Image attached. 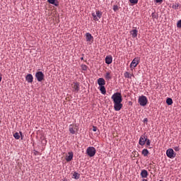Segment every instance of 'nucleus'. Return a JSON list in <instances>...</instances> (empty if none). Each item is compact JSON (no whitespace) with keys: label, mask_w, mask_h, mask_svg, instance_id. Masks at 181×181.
I'll use <instances>...</instances> for the list:
<instances>
[{"label":"nucleus","mask_w":181,"mask_h":181,"mask_svg":"<svg viewBox=\"0 0 181 181\" xmlns=\"http://www.w3.org/2000/svg\"><path fill=\"white\" fill-rule=\"evenodd\" d=\"M111 99L113 101L115 111H121V108H122V95L121 93H115Z\"/></svg>","instance_id":"obj_1"},{"label":"nucleus","mask_w":181,"mask_h":181,"mask_svg":"<svg viewBox=\"0 0 181 181\" xmlns=\"http://www.w3.org/2000/svg\"><path fill=\"white\" fill-rule=\"evenodd\" d=\"M93 21L95 22L100 21L103 18V13L100 10H96L95 12L91 13Z\"/></svg>","instance_id":"obj_2"},{"label":"nucleus","mask_w":181,"mask_h":181,"mask_svg":"<svg viewBox=\"0 0 181 181\" xmlns=\"http://www.w3.org/2000/svg\"><path fill=\"white\" fill-rule=\"evenodd\" d=\"M139 103L141 107H145L148 104V98L145 95H141L139 98Z\"/></svg>","instance_id":"obj_3"},{"label":"nucleus","mask_w":181,"mask_h":181,"mask_svg":"<svg viewBox=\"0 0 181 181\" xmlns=\"http://www.w3.org/2000/svg\"><path fill=\"white\" fill-rule=\"evenodd\" d=\"M96 152H97V151L95 150V148L92 147V146L88 147L86 149V153H87L88 156H90V158H93V156H95Z\"/></svg>","instance_id":"obj_4"},{"label":"nucleus","mask_w":181,"mask_h":181,"mask_svg":"<svg viewBox=\"0 0 181 181\" xmlns=\"http://www.w3.org/2000/svg\"><path fill=\"white\" fill-rule=\"evenodd\" d=\"M166 155L168 158H170V159H173V158H176V153L173 148H168L166 151Z\"/></svg>","instance_id":"obj_5"},{"label":"nucleus","mask_w":181,"mask_h":181,"mask_svg":"<svg viewBox=\"0 0 181 181\" xmlns=\"http://www.w3.org/2000/svg\"><path fill=\"white\" fill-rule=\"evenodd\" d=\"M35 78H37V81L42 82L45 80V74L42 71H37L35 74Z\"/></svg>","instance_id":"obj_6"},{"label":"nucleus","mask_w":181,"mask_h":181,"mask_svg":"<svg viewBox=\"0 0 181 181\" xmlns=\"http://www.w3.org/2000/svg\"><path fill=\"white\" fill-rule=\"evenodd\" d=\"M71 87H72V91H74V93H78V91H80V83L78 82H74L71 84Z\"/></svg>","instance_id":"obj_7"},{"label":"nucleus","mask_w":181,"mask_h":181,"mask_svg":"<svg viewBox=\"0 0 181 181\" xmlns=\"http://www.w3.org/2000/svg\"><path fill=\"white\" fill-rule=\"evenodd\" d=\"M139 64V58L136 57L132 60V63L130 64V68L135 69V67H136V66H138Z\"/></svg>","instance_id":"obj_8"},{"label":"nucleus","mask_w":181,"mask_h":181,"mask_svg":"<svg viewBox=\"0 0 181 181\" xmlns=\"http://www.w3.org/2000/svg\"><path fill=\"white\" fill-rule=\"evenodd\" d=\"M77 126L76 124H70L69 125V132L74 135V134H77Z\"/></svg>","instance_id":"obj_9"},{"label":"nucleus","mask_w":181,"mask_h":181,"mask_svg":"<svg viewBox=\"0 0 181 181\" xmlns=\"http://www.w3.org/2000/svg\"><path fill=\"white\" fill-rule=\"evenodd\" d=\"M86 42H90V43H93L94 42V37L90 34V33H87L86 34Z\"/></svg>","instance_id":"obj_10"},{"label":"nucleus","mask_w":181,"mask_h":181,"mask_svg":"<svg viewBox=\"0 0 181 181\" xmlns=\"http://www.w3.org/2000/svg\"><path fill=\"white\" fill-rule=\"evenodd\" d=\"M146 139L147 137L146 136H141L139 141V145H141V146H144V145H145L146 142Z\"/></svg>","instance_id":"obj_11"},{"label":"nucleus","mask_w":181,"mask_h":181,"mask_svg":"<svg viewBox=\"0 0 181 181\" xmlns=\"http://www.w3.org/2000/svg\"><path fill=\"white\" fill-rule=\"evenodd\" d=\"M68 155L69 156H66V158H65L66 162H70V161L73 160V156H74L73 152H69Z\"/></svg>","instance_id":"obj_12"},{"label":"nucleus","mask_w":181,"mask_h":181,"mask_svg":"<svg viewBox=\"0 0 181 181\" xmlns=\"http://www.w3.org/2000/svg\"><path fill=\"white\" fill-rule=\"evenodd\" d=\"M25 80L28 81V83H33V76L30 74H28L25 76Z\"/></svg>","instance_id":"obj_13"},{"label":"nucleus","mask_w":181,"mask_h":181,"mask_svg":"<svg viewBox=\"0 0 181 181\" xmlns=\"http://www.w3.org/2000/svg\"><path fill=\"white\" fill-rule=\"evenodd\" d=\"M98 84L99 87L105 86V80L103 78H99L98 79Z\"/></svg>","instance_id":"obj_14"},{"label":"nucleus","mask_w":181,"mask_h":181,"mask_svg":"<svg viewBox=\"0 0 181 181\" xmlns=\"http://www.w3.org/2000/svg\"><path fill=\"white\" fill-rule=\"evenodd\" d=\"M105 63L106 64H111L112 63V56L108 55L105 58Z\"/></svg>","instance_id":"obj_15"},{"label":"nucleus","mask_w":181,"mask_h":181,"mask_svg":"<svg viewBox=\"0 0 181 181\" xmlns=\"http://www.w3.org/2000/svg\"><path fill=\"white\" fill-rule=\"evenodd\" d=\"M105 78L107 81H110V80H111V78H112V76L111 75V71L106 72V74H105Z\"/></svg>","instance_id":"obj_16"},{"label":"nucleus","mask_w":181,"mask_h":181,"mask_svg":"<svg viewBox=\"0 0 181 181\" xmlns=\"http://www.w3.org/2000/svg\"><path fill=\"white\" fill-rule=\"evenodd\" d=\"M99 90L101 94H103V95H105V94H107V90L105 89V86H99Z\"/></svg>","instance_id":"obj_17"},{"label":"nucleus","mask_w":181,"mask_h":181,"mask_svg":"<svg viewBox=\"0 0 181 181\" xmlns=\"http://www.w3.org/2000/svg\"><path fill=\"white\" fill-rule=\"evenodd\" d=\"M47 2L52 5H54V6H59V1L57 0H47Z\"/></svg>","instance_id":"obj_18"},{"label":"nucleus","mask_w":181,"mask_h":181,"mask_svg":"<svg viewBox=\"0 0 181 181\" xmlns=\"http://www.w3.org/2000/svg\"><path fill=\"white\" fill-rule=\"evenodd\" d=\"M130 35H132V37H136L138 36V30H131Z\"/></svg>","instance_id":"obj_19"},{"label":"nucleus","mask_w":181,"mask_h":181,"mask_svg":"<svg viewBox=\"0 0 181 181\" xmlns=\"http://www.w3.org/2000/svg\"><path fill=\"white\" fill-rule=\"evenodd\" d=\"M141 177H148V171L146 170H142L141 173Z\"/></svg>","instance_id":"obj_20"},{"label":"nucleus","mask_w":181,"mask_h":181,"mask_svg":"<svg viewBox=\"0 0 181 181\" xmlns=\"http://www.w3.org/2000/svg\"><path fill=\"white\" fill-rule=\"evenodd\" d=\"M125 78H132L134 77V74H130L129 72L127 71L124 73Z\"/></svg>","instance_id":"obj_21"},{"label":"nucleus","mask_w":181,"mask_h":181,"mask_svg":"<svg viewBox=\"0 0 181 181\" xmlns=\"http://www.w3.org/2000/svg\"><path fill=\"white\" fill-rule=\"evenodd\" d=\"M141 154L144 156H148V155H149V151H148V149H146V148H144V149L142 150Z\"/></svg>","instance_id":"obj_22"},{"label":"nucleus","mask_w":181,"mask_h":181,"mask_svg":"<svg viewBox=\"0 0 181 181\" xmlns=\"http://www.w3.org/2000/svg\"><path fill=\"white\" fill-rule=\"evenodd\" d=\"M73 179H76V180H78V179H80V174H78V173L74 172L72 176Z\"/></svg>","instance_id":"obj_23"},{"label":"nucleus","mask_w":181,"mask_h":181,"mask_svg":"<svg viewBox=\"0 0 181 181\" xmlns=\"http://www.w3.org/2000/svg\"><path fill=\"white\" fill-rule=\"evenodd\" d=\"M168 105H172L173 104V100L170 98H168L166 100Z\"/></svg>","instance_id":"obj_24"},{"label":"nucleus","mask_w":181,"mask_h":181,"mask_svg":"<svg viewBox=\"0 0 181 181\" xmlns=\"http://www.w3.org/2000/svg\"><path fill=\"white\" fill-rule=\"evenodd\" d=\"M81 68L82 71H87L88 66H87V65H86V64H82L81 66Z\"/></svg>","instance_id":"obj_25"},{"label":"nucleus","mask_w":181,"mask_h":181,"mask_svg":"<svg viewBox=\"0 0 181 181\" xmlns=\"http://www.w3.org/2000/svg\"><path fill=\"white\" fill-rule=\"evenodd\" d=\"M13 136L16 139H19L21 138V136L19 135V133L16 132L13 134Z\"/></svg>","instance_id":"obj_26"},{"label":"nucleus","mask_w":181,"mask_h":181,"mask_svg":"<svg viewBox=\"0 0 181 181\" xmlns=\"http://www.w3.org/2000/svg\"><path fill=\"white\" fill-rule=\"evenodd\" d=\"M129 2L132 5H136V4H138V0H129Z\"/></svg>","instance_id":"obj_27"},{"label":"nucleus","mask_w":181,"mask_h":181,"mask_svg":"<svg viewBox=\"0 0 181 181\" xmlns=\"http://www.w3.org/2000/svg\"><path fill=\"white\" fill-rule=\"evenodd\" d=\"M173 9H179V4L175 3L173 6Z\"/></svg>","instance_id":"obj_28"},{"label":"nucleus","mask_w":181,"mask_h":181,"mask_svg":"<svg viewBox=\"0 0 181 181\" xmlns=\"http://www.w3.org/2000/svg\"><path fill=\"white\" fill-rule=\"evenodd\" d=\"M119 8H118V6L115 5L113 6V11H115V12H117V11H119Z\"/></svg>","instance_id":"obj_29"},{"label":"nucleus","mask_w":181,"mask_h":181,"mask_svg":"<svg viewBox=\"0 0 181 181\" xmlns=\"http://www.w3.org/2000/svg\"><path fill=\"white\" fill-rule=\"evenodd\" d=\"M146 144L147 146H149L151 145V140H149L148 138L146 140Z\"/></svg>","instance_id":"obj_30"},{"label":"nucleus","mask_w":181,"mask_h":181,"mask_svg":"<svg viewBox=\"0 0 181 181\" xmlns=\"http://www.w3.org/2000/svg\"><path fill=\"white\" fill-rule=\"evenodd\" d=\"M174 151H175V152H179L180 151V148L179 146H175L174 147Z\"/></svg>","instance_id":"obj_31"},{"label":"nucleus","mask_w":181,"mask_h":181,"mask_svg":"<svg viewBox=\"0 0 181 181\" xmlns=\"http://www.w3.org/2000/svg\"><path fill=\"white\" fill-rule=\"evenodd\" d=\"M177 28H181V20H180L177 23Z\"/></svg>","instance_id":"obj_32"},{"label":"nucleus","mask_w":181,"mask_h":181,"mask_svg":"<svg viewBox=\"0 0 181 181\" xmlns=\"http://www.w3.org/2000/svg\"><path fill=\"white\" fill-rule=\"evenodd\" d=\"M156 4H162L163 2V0H154Z\"/></svg>","instance_id":"obj_33"},{"label":"nucleus","mask_w":181,"mask_h":181,"mask_svg":"<svg viewBox=\"0 0 181 181\" xmlns=\"http://www.w3.org/2000/svg\"><path fill=\"white\" fill-rule=\"evenodd\" d=\"M93 132H97V127L93 126Z\"/></svg>","instance_id":"obj_34"},{"label":"nucleus","mask_w":181,"mask_h":181,"mask_svg":"<svg viewBox=\"0 0 181 181\" xmlns=\"http://www.w3.org/2000/svg\"><path fill=\"white\" fill-rule=\"evenodd\" d=\"M2 81V74H0V83Z\"/></svg>","instance_id":"obj_35"},{"label":"nucleus","mask_w":181,"mask_h":181,"mask_svg":"<svg viewBox=\"0 0 181 181\" xmlns=\"http://www.w3.org/2000/svg\"><path fill=\"white\" fill-rule=\"evenodd\" d=\"M144 122H148V118H145V119H144Z\"/></svg>","instance_id":"obj_36"},{"label":"nucleus","mask_w":181,"mask_h":181,"mask_svg":"<svg viewBox=\"0 0 181 181\" xmlns=\"http://www.w3.org/2000/svg\"><path fill=\"white\" fill-rule=\"evenodd\" d=\"M21 134V139H23V137H22V132H20Z\"/></svg>","instance_id":"obj_37"},{"label":"nucleus","mask_w":181,"mask_h":181,"mask_svg":"<svg viewBox=\"0 0 181 181\" xmlns=\"http://www.w3.org/2000/svg\"><path fill=\"white\" fill-rule=\"evenodd\" d=\"M81 60H84V57H81Z\"/></svg>","instance_id":"obj_38"},{"label":"nucleus","mask_w":181,"mask_h":181,"mask_svg":"<svg viewBox=\"0 0 181 181\" xmlns=\"http://www.w3.org/2000/svg\"><path fill=\"white\" fill-rule=\"evenodd\" d=\"M143 181H148V180H144Z\"/></svg>","instance_id":"obj_39"}]
</instances>
